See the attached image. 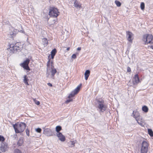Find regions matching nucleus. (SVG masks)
I'll return each mask as SVG.
<instances>
[{
	"instance_id": "ea45409f",
	"label": "nucleus",
	"mask_w": 153,
	"mask_h": 153,
	"mask_svg": "<svg viewBox=\"0 0 153 153\" xmlns=\"http://www.w3.org/2000/svg\"><path fill=\"white\" fill-rule=\"evenodd\" d=\"M70 48L69 47H68V48L67 49V50L68 51H69L70 49Z\"/></svg>"
},
{
	"instance_id": "f3484780",
	"label": "nucleus",
	"mask_w": 153,
	"mask_h": 153,
	"mask_svg": "<svg viewBox=\"0 0 153 153\" xmlns=\"http://www.w3.org/2000/svg\"><path fill=\"white\" fill-rule=\"evenodd\" d=\"M8 148L7 145L6 144H2L1 147V150L2 152H5L7 150Z\"/></svg>"
},
{
	"instance_id": "7c9ffc66",
	"label": "nucleus",
	"mask_w": 153,
	"mask_h": 153,
	"mask_svg": "<svg viewBox=\"0 0 153 153\" xmlns=\"http://www.w3.org/2000/svg\"><path fill=\"white\" fill-rule=\"evenodd\" d=\"M5 140L4 137L0 135V141H4Z\"/></svg>"
},
{
	"instance_id": "5701e85b",
	"label": "nucleus",
	"mask_w": 153,
	"mask_h": 153,
	"mask_svg": "<svg viewBox=\"0 0 153 153\" xmlns=\"http://www.w3.org/2000/svg\"><path fill=\"white\" fill-rule=\"evenodd\" d=\"M62 127L60 126H57L56 128V131L57 132V133L60 132L59 131L62 130Z\"/></svg>"
},
{
	"instance_id": "1a4fd4ad",
	"label": "nucleus",
	"mask_w": 153,
	"mask_h": 153,
	"mask_svg": "<svg viewBox=\"0 0 153 153\" xmlns=\"http://www.w3.org/2000/svg\"><path fill=\"white\" fill-rule=\"evenodd\" d=\"M132 115L133 116V117L135 118V120L137 121L138 124L140 125H141L142 123L141 121H140V120L141 119L140 115L137 111L135 112V114H134V111H133L132 113Z\"/></svg>"
},
{
	"instance_id": "58836bf2",
	"label": "nucleus",
	"mask_w": 153,
	"mask_h": 153,
	"mask_svg": "<svg viewBox=\"0 0 153 153\" xmlns=\"http://www.w3.org/2000/svg\"><path fill=\"white\" fill-rule=\"evenodd\" d=\"M74 143L73 142L72 143V145H73V146H74Z\"/></svg>"
},
{
	"instance_id": "a211bd4d",
	"label": "nucleus",
	"mask_w": 153,
	"mask_h": 153,
	"mask_svg": "<svg viewBox=\"0 0 153 153\" xmlns=\"http://www.w3.org/2000/svg\"><path fill=\"white\" fill-rule=\"evenodd\" d=\"M90 71L89 70H86L84 74L85 77V79L87 80L90 75Z\"/></svg>"
},
{
	"instance_id": "dca6fc26",
	"label": "nucleus",
	"mask_w": 153,
	"mask_h": 153,
	"mask_svg": "<svg viewBox=\"0 0 153 153\" xmlns=\"http://www.w3.org/2000/svg\"><path fill=\"white\" fill-rule=\"evenodd\" d=\"M74 6L77 8H81L82 7V4L77 0H76L74 2Z\"/></svg>"
},
{
	"instance_id": "e433bc0d",
	"label": "nucleus",
	"mask_w": 153,
	"mask_h": 153,
	"mask_svg": "<svg viewBox=\"0 0 153 153\" xmlns=\"http://www.w3.org/2000/svg\"><path fill=\"white\" fill-rule=\"evenodd\" d=\"M48 86H52V84L50 83H48Z\"/></svg>"
},
{
	"instance_id": "4be33fe9",
	"label": "nucleus",
	"mask_w": 153,
	"mask_h": 153,
	"mask_svg": "<svg viewBox=\"0 0 153 153\" xmlns=\"http://www.w3.org/2000/svg\"><path fill=\"white\" fill-rule=\"evenodd\" d=\"M142 110L145 113H147L149 110V108L147 106L144 105L142 107Z\"/></svg>"
},
{
	"instance_id": "7ed1b4c3",
	"label": "nucleus",
	"mask_w": 153,
	"mask_h": 153,
	"mask_svg": "<svg viewBox=\"0 0 153 153\" xmlns=\"http://www.w3.org/2000/svg\"><path fill=\"white\" fill-rule=\"evenodd\" d=\"M142 40L145 42V44L153 43V36L151 34H145L143 35Z\"/></svg>"
},
{
	"instance_id": "f8f14e48",
	"label": "nucleus",
	"mask_w": 153,
	"mask_h": 153,
	"mask_svg": "<svg viewBox=\"0 0 153 153\" xmlns=\"http://www.w3.org/2000/svg\"><path fill=\"white\" fill-rule=\"evenodd\" d=\"M43 134L47 136L53 135L51 130L48 128H45L44 130Z\"/></svg>"
},
{
	"instance_id": "393cba45",
	"label": "nucleus",
	"mask_w": 153,
	"mask_h": 153,
	"mask_svg": "<svg viewBox=\"0 0 153 153\" xmlns=\"http://www.w3.org/2000/svg\"><path fill=\"white\" fill-rule=\"evenodd\" d=\"M24 83H25V84L28 85L29 84L27 82V81L28 80V79L27 77V76L26 75H25L24 76Z\"/></svg>"
},
{
	"instance_id": "9d476101",
	"label": "nucleus",
	"mask_w": 153,
	"mask_h": 153,
	"mask_svg": "<svg viewBox=\"0 0 153 153\" xmlns=\"http://www.w3.org/2000/svg\"><path fill=\"white\" fill-rule=\"evenodd\" d=\"M47 70L46 73V75L47 77H48L49 76L50 74L51 73V63L50 62V59H49V60L47 62Z\"/></svg>"
},
{
	"instance_id": "6e6552de",
	"label": "nucleus",
	"mask_w": 153,
	"mask_h": 153,
	"mask_svg": "<svg viewBox=\"0 0 153 153\" xmlns=\"http://www.w3.org/2000/svg\"><path fill=\"white\" fill-rule=\"evenodd\" d=\"M30 60L29 59H27L23 63L21 64V65L23 68L24 69L30 71V69L28 66V64L30 62Z\"/></svg>"
},
{
	"instance_id": "79ce46f5",
	"label": "nucleus",
	"mask_w": 153,
	"mask_h": 153,
	"mask_svg": "<svg viewBox=\"0 0 153 153\" xmlns=\"http://www.w3.org/2000/svg\"><path fill=\"white\" fill-rule=\"evenodd\" d=\"M151 48L152 49H153V45H152V46H151Z\"/></svg>"
},
{
	"instance_id": "bb28decb",
	"label": "nucleus",
	"mask_w": 153,
	"mask_h": 153,
	"mask_svg": "<svg viewBox=\"0 0 153 153\" xmlns=\"http://www.w3.org/2000/svg\"><path fill=\"white\" fill-rule=\"evenodd\" d=\"M115 3L116 4L117 6L118 7H120L121 5V3L119 1L116 0L115 1Z\"/></svg>"
},
{
	"instance_id": "2f4dec72",
	"label": "nucleus",
	"mask_w": 153,
	"mask_h": 153,
	"mask_svg": "<svg viewBox=\"0 0 153 153\" xmlns=\"http://www.w3.org/2000/svg\"><path fill=\"white\" fill-rule=\"evenodd\" d=\"M25 132L27 135L29 136V132L30 131L28 129H26L25 130Z\"/></svg>"
},
{
	"instance_id": "f257e3e1",
	"label": "nucleus",
	"mask_w": 153,
	"mask_h": 153,
	"mask_svg": "<svg viewBox=\"0 0 153 153\" xmlns=\"http://www.w3.org/2000/svg\"><path fill=\"white\" fill-rule=\"evenodd\" d=\"M13 127L16 133H19L22 132L26 127V124L23 122L20 123H17L13 125Z\"/></svg>"
},
{
	"instance_id": "39448f33",
	"label": "nucleus",
	"mask_w": 153,
	"mask_h": 153,
	"mask_svg": "<svg viewBox=\"0 0 153 153\" xmlns=\"http://www.w3.org/2000/svg\"><path fill=\"white\" fill-rule=\"evenodd\" d=\"M58 9L54 7H50L49 9V15L53 17H57L59 15Z\"/></svg>"
},
{
	"instance_id": "cd10ccee",
	"label": "nucleus",
	"mask_w": 153,
	"mask_h": 153,
	"mask_svg": "<svg viewBox=\"0 0 153 153\" xmlns=\"http://www.w3.org/2000/svg\"><path fill=\"white\" fill-rule=\"evenodd\" d=\"M140 8L142 10H143L144 9L145 4L144 2H141L140 4Z\"/></svg>"
},
{
	"instance_id": "37998d69",
	"label": "nucleus",
	"mask_w": 153,
	"mask_h": 153,
	"mask_svg": "<svg viewBox=\"0 0 153 153\" xmlns=\"http://www.w3.org/2000/svg\"><path fill=\"white\" fill-rule=\"evenodd\" d=\"M92 41L94 42V40H92Z\"/></svg>"
},
{
	"instance_id": "20e7f679",
	"label": "nucleus",
	"mask_w": 153,
	"mask_h": 153,
	"mask_svg": "<svg viewBox=\"0 0 153 153\" xmlns=\"http://www.w3.org/2000/svg\"><path fill=\"white\" fill-rule=\"evenodd\" d=\"M81 85L82 84H80L74 91L71 92L68 97L69 99L67 100L65 102L66 103H68L72 100V99H70V98L73 97L75 94H77L79 92L80 90Z\"/></svg>"
},
{
	"instance_id": "473e14b6",
	"label": "nucleus",
	"mask_w": 153,
	"mask_h": 153,
	"mask_svg": "<svg viewBox=\"0 0 153 153\" xmlns=\"http://www.w3.org/2000/svg\"><path fill=\"white\" fill-rule=\"evenodd\" d=\"M15 153H22L20 150L16 149L15 150Z\"/></svg>"
},
{
	"instance_id": "f704fd0d",
	"label": "nucleus",
	"mask_w": 153,
	"mask_h": 153,
	"mask_svg": "<svg viewBox=\"0 0 153 153\" xmlns=\"http://www.w3.org/2000/svg\"><path fill=\"white\" fill-rule=\"evenodd\" d=\"M72 58L74 59H75L76 58V55L75 54H73L72 56Z\"/></svg>"
},
{
	"instance_id": "412c9836",
	"label": "nucleus",
	"mask_w": 153,
	"mask_h": 153,
	"mask_svg": "<svg viewBox=\"0 0 153 153\" xmlns=\"http://www.w3.org/2000/svg\"><path fill=\"white\" fill-rule=\"evenodd\" d=\"M42 42L43 45L45 46H47L48 43V41L47 39L43 38L42 39Z\"/></svg>"
},
{
	"instance_id": "f03ea898",
	"label": "nucleus",
	"mask_w": 153,
	"mask_h": 153,
	"mask_svg": "<svg viewBox=\"0 0 153 153\" xmlns=\"http://www.w3.org/2000/svg\"><path fill=\"white\" fill-rule=\"evenodd\" d=\"M10 47L9 49L13 53H16V51H19L21 48L19 43H16L15 44H11L10 45Z\"/></svg>"
},
{
	"instance_id": "72a5a7b5",
	"label": "nucleus",
	"mask_w": 153,
	"mask_h": 153,
	"mask_svg": "<svg viewBox=\"0 0 153 153\" xmlns=\"http://www.w3.org/2000/svg\"><path fill=\"white\" fill-rule=\"evenodd\" d=\"M11 137H12V138L14 139H16L17 137V135L16 134H15L13 135H12L11 136Z\"/></svg>"
},
{
	"instance_id": "aec40b11",
	"label": "nucleus",
	"mask_w": 153,
	"mask_h": 153,
	"mask_svg": "<svg viewBox=\"0 0 153 153\" xmlns=\"http://www.w3.org/2000/svg\"><path fill=\"white\" fill-rule=\"evenodd\" d=\"M134 79V82H135L136 83H137L139 82L140 80L137 74H136L135 75Z\"/></svg>"
},
{
	"instance_id": "9b49d317",
	"label": "nucleus",
	"mask_w": 153,
	"mask_h": 153,
	"mask_svg": "<svg viewBox=\"0 0 153 153\" xmlns=\"http://www.w3.org/2000/svg\"><path fill=\"white\" fill-rule=\"evenodd\" d=\"M126 36L127 37V40L130 42H132L133 39L132 37L133 36V34L131 32L127 31L126 32Z\"/></svg>"
},
{
	"instance_id": "6ab92c4d",
	"label": "nucleus",
	"mask_w": 153,
	"mask_h": 153,
	"mask_svg": "<svg viewBox=\"0 0 153 153\" xmlns=\"http://www.w3.org/2000/svg\"><path fill=\"white\" fill-rule=\"evenodd\" d=\"M56 52V50L55 48L53 49L51 52V58L53 59L54 58V56L55 55Z\"/></svg>"
},
{
	"instance_id": "b1692460",
	"label": "nucleus",
	"mask_w": 153,
	"mask_h": 153,
	"mask_svg": "<svg viewBox=\"0 0 153 153\" xmlns=\"http://www.w3.org/2000/svg\"><path fill=\"white\" fill-rule=\"evenodd\" d=\"M23 142V141L22 138H20L18 141L17 145L19 146L22 145Z\"/></svg>"
},
{
	"instance_id": "ddd939ff",
	"label": "nucleus",
	"mask_w": 153,
	"mask_h": 153,
	"mask_svg": "<svg viewBox=\"0 0 153 153\" xmlns=\"http://www.w3.org/2000/svg\"><path fill=\"white\" fill-rule=\"evenodd\" d=\"M57 136L59 140L61 141H64L65 140V137L61 132L57 133Z\"/></svg>"
},
{
	"instance_id": "0eeeda50",
	"label": "nucleus",
	"mask_w": 153,
	"mask_h": 153,
	"mask_svg": "<svg viewBox=\"0 0 153 153\" xmlns=\"http://www.w3.org/2000/svg\"><path fill=\"white\" fill-rule=\"evenodd\" d=\"M98 108L100 109V111L103 112L106 110V106L104 105L103 101H100L99 100L97 101Z\"/></svg>"
},
{
	"instance_id": "4c0bfd02",
	"label": "nucleus",
	"mask_w": 153,
	"mask_h": 153,
	"mask_svg": "<svg viewBox=\"0 0 153 153\" xmlns=\"http://www.w3.org/2000/svg\"><path fill=\"white\" fill-rule=\"evenodd\" d=\"M81 50V47H78L77 48V51H80Z\"/></svg>"
},
{
	"instance_id": "a878e982",
	"label": "nucleus",
	"mask_w": 153,
	"mask_h": 153,
	"mask_svg": "<svg viewBox=\"0 0 153 153\" xmlns=\"http://www.w3.org/2000/svg\"><path fill=\"white\" fill-rule=\"evenodd\" d=\"M148 134L151 137L153 136V131L152 129H148Z\"/></svg>"
},
{
	"instance_id": "4468645a",
	"label": "nucleus",
	"mask_w": 153,
	"mask_h": 153,
	"mask_svg": "<svg viewBox=\"0 0 153 153\" xmlns=\"http://www.w3.org/2000/svg\"><path fill=\"white\" fill-rule=\"evenodd\" d=\"M16 30L14 29L13 28H11L10 29V31L9 32L10 37L12 38L14 36H15L16 33Z\"/></svg>"
},
{
	"instance_id": "c03bdc74",
	"label": "nucleus",
	"mask_w": 153,
	"mask_h": 153,
	"mask_svg": "<svg viewBox=\"0 0 153 153\" xmlns=\"http://www.w3.org/2000/svg\"><path fill=\"white\" fill-rule=\"evenodd\" d=\"M0 153H1V152H0Z\"/></svg>"
},
{
	"instance_id": "423d86ee",
	"label": "nucleus",
	"mask_w": 153,
	"mask_h": 153,
	"mask_svg": "<svg viewBox=\"0 0 153 153\" xmlns=\"http://www.w3.org/2000/svg\"><path fill=\"white\" fill-rule=\"evenodd\" d=\"M148 144L146 141H143L142 143L141 153H147L148 152Z\"/></svg>"
},
{
	"instance_id": "c9c22d12",
	"label": "nucleus",
	"mask_w": 153,
	"mask_h": 153,
	"mask_svg": "<svg viewBox=\"0 0 153 153\" xmlns=\"http://www.w3.org/2000/svg\"><path fill=\"white\" fill-rule=\"evenodd\" d=\"M131 71V68L129 67H127V72H130Z\"/></svg>"
},
{
	"instance_id": "a19ab883",
	"label": "nucleus",
	"mask_w": 153,
	"mask_h": 153,
	"mask_svg": "<svg viewBox=\"0 0 153 153\" xmlns=\"http://www.w3.org/2000/svg\"><path fill=\"white\" fill-rule=\"evenodd\" d=\"M19 31L20 32H22L23 33V31L22 30H20Z\"/></svg>"
},
{
	"instance_id": "c756f323",
	"label": "nucleus",
	"mask_w": 153,
	"mask_h": 153,
	"mask_svg": "<svg viewBox=\"0 0 153 153\" xmlns=\"http://www.w3.org/2000/svg\"><path fill=\"white\" fill-rule=\"evenodd\" d=\"M36 131L37 132L40 133L42 131V129L41 128H39L36 129Z\"/></svg>"
},
{
	"instance_id": "2eb2a0df",
	"label": "nucleus",
	"mask_w": 153,
	"mask_h": 153,
	"mask_svg": "<svg viewBox=\"0 0 153 153\" xmlns=\"http://www.w3.org/2000/svg\"><path fill=\"white\" fill-rule=\"evenodd\" d=\"M51 77L53 78V77L57 71L56 69L54 68V66L52 65V62H51Z\"/></svg>"
},
{
	"instance_id": "c85d7f7f",
	"label": "nucleus",
	"mask_w": 153,
	"mask_h": 153,
	"mask_svg": "<svg viewBox=\"0 0 153 153\" xmlns=\"http://www.w3.org/2000/svg\"><path fill=\"white\" fill-rule=\"evenodd\" d=\"M33 101L37 105H39L40 104V102L37 101L36 99H33Z\"/></svg>"
}]
</instances>
